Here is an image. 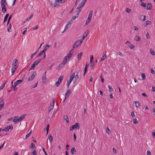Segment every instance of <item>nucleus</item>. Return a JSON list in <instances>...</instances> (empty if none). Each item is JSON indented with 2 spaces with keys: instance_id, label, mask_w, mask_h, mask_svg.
Masks as SVG:
<instances>
[{
  "instance_id": "a18cd8bd",
  "label": "nucleus",
  "mask_w": 155,
  "mask_h": 155,
  "mask_svg": "<svg viewBox=\"0 0 155 155\" xmlns=\"http://www.w3.org/2000/svg\"><path fill=\"white\" fill-rule=\"evenodd\" d=\"M70 27H68V25L67 24L65 27V28H64V31H65L66 30H67L68 29V28H69Z\"/></svg>"
},
{
  "instance_id": "2f4dec72",
  "label": "nucleus",
  "mask_w": 155,
  "mask_h": 155,
  "mask_svg": "<svg viewBox=\"0 0 155 155\" xmlns=\"http://www.w3.org/2000/svg\"><path fill=\"white\" fill-rule=\"evenodd\" d=\"M38 50H37V51H36L33 54H31V59L33 58V57L36 54H37V53L38 52Z\"/></svg>"
},
{
  "instance_id": "aec40b11",
  "label": "nucleus",
  "mask_w": 155,
  "mask_h": 155,
  "mask_svg": "<svg viewBox=\"0 0 155 155\" xmlns=\"http://www.w3.org/2000/svg\"><path fill=\"white\" fill-rule=\"evenodd\" d=\"M93 14V11H91L89 12V14L88 15V18L91 20L92 18V16Z\"/></svg>"
},
{
  "instance_id": "49530a36",
  "label": "nucleus",
  "mask_w": 155,
  "mask_h": 155,
  "mask_svg": "<svg viewBox=\"0 0 155 155\" xmlns=\"http://www.w3.org/2000/svg\"><path fill=\"white\" fill-rule=\"evenodd\" d=\"M16 69H13L12 68V69L11 71H12V75H13L14 74V73Z\"/></svg>"
},
{
  "instance_id": "20e7f679",
  "label": "nucleus",
  "mask_w": 155,
  "mask_h": 155,
  "mask_svg": "<svg viewBox=\"0 0 155 155\" xmlns=\"http://www.w3.org/2000/svg\"><path fill=\"white\" fill-rule=\"evenodd\" d=\"M63 76H61L58 78V81L56 82V85L57 87H58L60 84L61 83L63 79Z\"/></svg>"
},
{
  "instance_id": "bb28decb",
  "label": "nucleus",
  "mask_w": 155,
  "mask_h": 155,
  "mask_svg": "<svg viewBox=\"0 0 155 155\" xmlns=\"http://www.w3.org/2000/svg\"><path fill=\"white\" fill-rule=\"evenodd\" d=\"M50 47V46L48 45H47L45 47L44 50L43 51H44L45 52V51L47 50L48 48Z\"/></svg>"
},
{
  "instance_id": "1a4fd4ad",
  "label": "nucleus",
  "mask_w": 155,
  "mask_h": 155,
  "mask_svg": "<svg viewBox=\"0 0 155 155\" xmlns=\"http://www.w3.org/2000/svg\"><path fill=\"white\" fill-rule=\"evenodd\" d=\"M23 81V80H18L16 82H14V84L15 86H16L18 84L22 82Z\"/></svg>"
},
{
  "instance_id": "ddd939ff",
  "label": "nucleus",
  "mask_w": 155,
  "mask_h": 155,
  "mask_svg": "<svg viewBox=\"0 0 155 155\" xmlns=\"http://www.w3.org/2000/svg\"><path fill=\"white\" fill-rule=\"evenodd\" d=\"M75 77V73L74 72L72 74H71L70 77L69 81L71 82Z\"/></svg>"
},
{
  "instance_id": "6e6552de",
  "label": "nucleus",
  "mask_w": 155,
  "mask_h": 155,
  "mask_svg": "<svg viewBox=\"0 0 155 155\" xmlns=\"http://www.w3.org/2000/svg\"><path fill=\"white\" fill-rule=\"evenodd\" d=\"M71 93V91L70 89H68L67 92H66L65 95V99L64 101L66 100V98H68L69 96V95Z\"/></svg>"
},
{
  "instance_id": "a211bd4d",
  "label": "nucleus",
  "mask_w": 155,
  "mask_h": 155,
  "mask_svg": "<svg viewBox=\"0 0 155 155\" xmlns=\"http://www.w3.org/2000/svg\"><path fill=\"white\" fill-rule=\"evenodd\" d=\"M7 4L6 0H2L1 2V5H6Z\"/></svg>"
},
{
  "instance_id": "f3484780",
  "label": "nucleus",
  "mask_w": 155,
  "mask_h": 155,
  "mask_svg": "<svg viewBox=\"0 0 155 155\" xmlns=\"http://www.w3.org/2000/svg\"><path fill=\"white\" fill-rule=\"evenodd\" d=\"M2 8V12L3 13H4L6 11V8L5 6V5H1Z\"/></svg>"
},
{
  "instance_id": "3c124183",
  "label": "nucleus",
  "mask_w": 155,
  "mask_h": 155,
  "mask_svg": "<svg viewBox=\"0 0 155 155\" xmlns=\"http://www.w3.org/2000/svg\"><path fill=\"white\" fill-rule=\"evenodd\" d=\"M78 17V16L75 15L74 16L72 17L71 19H72V20H74Z\"/></svg>"
},
{
  "instance_id": "5fc2aeb1",
  "label": "nucleus",
  "mask_w": 155,
  "mask_h": 155,
  "mask_svg": "<svg viewBox=\"0 0 155 155\" xmlns=\"http://www.w3.org/2000/svg\"><path fill=\"white\" fill-rule=\"evenodd\" d=\"M67 62V61L64 59V60L62 61L61 63L64 65Z\"/></svg>"
},
{
  "instance_id": "7ed1b4c3",
  "label": "nucleus",
  "mask_w": 155,
  "mask_h": 155,
  "mask_svg": "<svg viewBox=\"0 0 155 155\" xmlns=\"http://www.w3.org/2000/svg\"><path fill=\"white\" fill-rule=\"evenodd\" d=\"M80 128V124L79 123H76L74 125H73L70 128V131H71L76 129H79Z\"/></svg>"
},
{
  "instance_id": "9d476101",
  "label": "nucleus",
  "mask_w": 155,
  "mask_h": 155,
  "mask_svg": "<svg viewBox=\"0 0 155 155\" xmlns=\"http://www.w3.org/2000/svg\"><path fill=\"white\" fill-rule=\"evenodd\" d=\"M88 31H85L84 35L82 36V37L81 39V40H82V41H83V40L86 37H87V34H88Z\"/></svg>"
},
{
  "instance_id": "f03ea898",
  "label": "nucleus",
  "mask_w": 155,
  "mask_h": 155,
  "mask_svg": "<svg viewBox=\"0 0 155 155\" xmlns=\"http://www.w3.org/2000/svg\"><path fill=\"white\" fill-rule=\"evenodd\" d=\"M83 41L81 39L79 40L74 43L73 46V48H75L78 47L82 43Z\"/></svg>"
},
{
  "instance_id": "58836bf2",
  "label": "nucleus",
  "mask_w": 155,
  "mask_h": 155,
  "mask_svg": "<svg viewBox=\"0 0 155 155\" xmlns=\"http://www.w3.org/2000/svg\"><path fill=\"white\" fill-rule=\"evenodd\" d=\"M31 130L29 132L28 134H27L25 136V139H26L29 137V136L30 134H31Z\"/></svg>"
},
{
  "instance_id": "5701e85b",
  "label": "nucleus",
  "mask_w": 155,
  "mask_h": 155,
  "mask_svg": "<svg viewBox=\"0 0 155 155\" xmlns=\"http://www.w3.org/2000/svg\"><path fill=\"white\" fill-rule=\"evenodd\" d=\"M76 150L74 147H72L71 150V153L72 154H75L76 153Z\"/></svg>"
},
{
  "instance_id": "0e129e2a",
  "label": "nucleus",
  "mask_w": 155,
  "mask_h": 155,
  "mask_svg": "<svg viewBox=\"0 0 155 155\" xmlns=\"http://www.w3.org/2000/svg\"><path fill=\"white\" fill-rule=\"evenodd\" d=\"M4 107V104H0V110Z\"/></svg>"
},
{
  "instance_id": "6e6d98bb",
  "label": "nucleus",
  "mask_w": 155,
  "mask_h": 155,
  "mask_svg": "<svg viewBox=\"0 0 155 155\" xmlns=\"http://www.w3.org/2000/svg\"><path fill=\"white\" fill-rule=\"evenodd\" d=\"M78 11L77 12V13L75 14V15H77V16H78V15L80 13L81 11V9H78Z\"/></svg>"
},
{
  "instance_id": "c03bdc74",
  "label": "nucleus",
  "mask_w": 155,
  "mask_h": 155,
  "mask_svg": "<svg viewBox=\"0 0 155 155\" xmlns=\"http://www.w3.org/2000/svg\"><path fill=\"white\" fill-rule=\"evenodd\" d=\"M133 122L134 124H137L138 123V121L137 119H134L133 120Z\"/></svg>"
},
{
  "instance_id": "393cba45",
  "label": "nucleus",
  "mask_w": 155,
  "mask_h": 155,
  "mask_svg": "<svg viewBox=\"0 0 155 155\" xmlns=\"http://www.w3.org/2000/svg\"><path fill=\"white\" fill-rule=\"evenodd\" d=\"M136 107L137 108H140V106L139 102L137 101H135Z\"/></svg>"
},
{
  "instance_id": "9b49d317",
  "label": "nucleus",
  "mask_w": 155,
  "mask_h": 155,
  "mask_svg": "<svg viewBox=\"0 0 155 155\" xmlns=\"http://www.w3.org/2000/svg\"><path fill=\"white\" fill-rule=\"evenodd\" d=\"M46 71H45L44 73V74L42 76V82L44 83H45V81L46 79Z\"/></svg>"
},
{
  "instance_id": "09e8293b",
  "label": "nucleus",
  "mask_w": 155,
  "mask_h": 155,
  "mask_svg": "<svg viewBox=\"0 0 155 155\" xmlns=\"http://www.w3.org/2000/svg\"><path fill=\"white\" fill-rule=\"evenodd\" d=\"M70 58V57H68L67 55L65 57L64 59L66 60V61H67Z\"/></svg>"
},
{
  "instance_id": "13d9d810",
  "label": "nucleus",
  "mask_w": 155,
  "mask_h": 155,
  "mask_svg": "<svg viewBox=\"0 0 155 155\" xmlns=\"http://www.w3.org/2000/svg\"><path fill=\"white\" fill-rule=\"evenodd\" d=\"M48 139H49V140L50 141H51L52 140H53V137H52L51 136V135H50V137H49L48 138Z\"/></svg>"
},
{
  "instance_id": "412c9836",
  "label": "nucleus",
  "mask_w": 155,
  "mask_h": 155,
  "mask_svg": "<svg viewBox=\"0 0 155 155\" xmlns=\"http://www.w3.org/2000/svg\"><path fill=\"white\" fill-rule=\"evenodd\" d=\"M64 65L62 64L61 63L58 66L57 68V69L58 70H60L61 68H62Z\"/></svg>"
},
{
  "instance_id": "8fccbe9b",
  "label": "nucleus",
  "mask_w": 155,
  "mask_h": 155,
  "mask_svg": "<svg viewBox=\"0 0 155 155\" xmlns=\"http://www.w3.org/2000/svg\"><path fill=\"white\" fill-rule=\"evenodd\" d=\"M75 81H76L79 78V76L78 74H76L75 76Z\"/></svg>"
},
{
  "instance_id": "c756f323",
  "label": "nucleus",
  "mask_w": 155,
  "mask_h": 155,
  "mask_svg": "<svg viewBox=\"0 0 155 155\" xmlns=\"http://www.w3.org/2000/svg\"><path fill=\"white\" fill-rule=\"evenodd\" d=\"M12 68H13V69H16L18 67L16 64H14V62H13V63L12 64Z\"/></svg>"
},
{
  "instance_id": "473e14b6",
  "label": "nucleus",
  "mask_w": 155,
  "mask_h": 155,
  "mask_svg": "<svg viewBox=\"0 0 155 155\" xmlns=\"http://www.w3.org/2000/svg\"><path fill=\"white\" fill-rule=\"evenodd\" d=\"M141 77L143 80H145L146 79V76L145 74L144 73L142 74Z\"/></svg>"
},
{
  "instance_id": "603ef678",
  "label": "nucleus",
  "mask_w": 155,
  "mask_h": 155,
  "mask_svg": "<svg viewBox=\"0 0 155 155\" xmlns=\"http://www.w3.org/2000/svg\"><path fill=\"white\" fill-rule=\"evenodd\" d=\"M150 53L153 55H155V52L152 49L150 50Z\"/></svg>"
},
{
  "instance_id": "79ce46f5",
  "label": "nucleus",
  "mask_w": 155,
  "mask_h": 155,
  "mask_svg": "<svg viewBox=\"0 0 155 155\" xmlns=\"http://www.w3.org/2000/svg\"><path fill=\"white\" fill-rule=\"evenodd\" d=\"M146 25H145L146 26H147L148 25H150L151 24L152 22L151 21H146Z\"/></svg>"
},
{
  "instance_id": "e433bc0d",
  "label": "nucleus",
  "mask_w": 155,
  "mask_h": 155,
  "mask_svg": "<svg viewBox=\"0 0 155 155\" xmlns=\"http://www.w3.org/2000/svg\"><path fill=\"white\" fill-rule=\"evenodd\" d=\"M33 14H32L31 15L30 17H28L26 19V21H27L28 20H29L31 18H32V17H33Z\"/></svg>"
},
{
  "instance_id": "423d86ee",
  "label": "nucleus",
  "mask_w": 155,
  "mask_h": 155,
  "mask_svg": "<svg viewBox=\"0 0 155 155\" xmlns=\"http://www.w3.org/2000/svg\"><path fill=\"white\" fill-rule=\"evenodd\" d=\"M55 102V100L54 99H52V105H51V104L50 106L48 108V113H49L51 110L53 109L54 106V104Z\"/></svg>"
},
{
  "instance_id": "338daca9",
  "label": "nucleus",
  "mask_w": 155,
  "mask_h": 155,
  "mask_svg": "<svg viewBox=\"0 0 155 155\" xmlns=\"http://www.w3.org/2000/svg\"><path fill=\"white\" fill-rule=\"evenodd\" d=\"M151 72L153 74H155V71H154L153 69H152L151 70Z\"/></svg>"
},
{
  "instance_id": "680f3d73",
  "label": "nucleus",
  "mask_w": 155,
  "mask_h": 155,
  "mask_svg": "<svg viewBox=\"0 0 155 155\" xmlns=\"http://www.w3.org/2000/svg\"><path fill=\"white\" fill-rule=\"evenodd\" d=\"M54 63H53L52 64L51 66H50V67H49V68H48V70H50V69H51L52 68V67L54 65Z\"/></svg>"
},
{
  "instance_id": "7c9ffc66",
  "label": "nucleus",
  "mask_w": 155,
  "mask_h": 155,
  "mask_svg": "<svg viewBox=\"0 0 155 155\" xmlns=\"http://www.w3.org/2000/svg\"><path fill=\"white\" fill-rule=\"evenodd\" d=\"M88 65H87V64H86V66H85V68H84V76L85 73L86 72V71H87V68H88Z\"/></svg>"
},
{
  "instance_id": "bf43d9fd",
  "label": "nucleus",
  "mask_w": 155,
  "mask_h": 155,
  "mask_svg": "<svg viewBox=\"0 0 155 155\" xmlns=\"http://www.w3.org/2000/svg\"><path fill=\"white\" fill-rule=\"evenodd\" d=\"M110 131V130L108 127H107V129H106V132L108 134H109V133Z\"/></svg>"
},
{
  "instance_id": "a19ab883",
  "label": "nucleus",
  "mask_w": 155,
  "mask_h": 155,
  "mask_svg": "<svg viewBox=\"0 0 155 155\" xmlns=\"http://www.w3.org/2000/svg\"><path fill=\"white\" fill-rule=\"evenodd\" d=\"M45 52L44 51H42L41 52L38 54V56H41L43 54H44Z\"/></svg>"
},
{
  "instance_id": "f704fd0d",
  "label": "nucleus",
  "mask_w": 155,
  "mask_h": 155,
  "mask_svg": "<svg viewBox=\"0 0 155 155\" xmlns=\"http://www.w3.org/2000/svg\"><path fill=\"white\" fill-rule=\"evenodd\" d=\"M91 19H89L87 18V19L86 21V22L85 23V25H87L91 21Z\"/></svg>"
},
{
  "instance_id": "f8f14e48",
  "label": "nucleus",
  "mask_w": 155,
  "mask_h": 155,
  "mask_svg": "<svg viewBox=\"0 0 155 155\" xmlns=\"http://www.w3.org/2000/svg\"><path fill=\"white\" fill-rule=\"evenodd\" d=\"M147 4V10H150L152 7V4L151 3H148Z\"/></svg>"
},
{
  "instance_id": "f257e3e1",
  "label": "nucleus",
  "mask_w": 155,
  "mask_h": 155,
  "mask_svg": "<svg viewBox=\"0 0 155 155\" xmlns=\"http://www.w3.org/2000/svg\"><path fill=\"white\" fill-rule=\"evenodd\" d=\"M51 6L54 8H58L59 7L60 2L58 0H52L51 1Z\"/></svg>"
},
{
  "instance_id": "b1692460",
  "label": "nucleus",
  "mask_w": 155,
  "mask_h": 155,
  "mask_svg": "<svg viewBox=\"0 0 155 155\" xmlns=\"http://www.w3.org/2000/svg\"><path fill=\"white\" fill-rule=\"evenodd\" d=\"M134 40L136 41H139L141 40V38L138 36H136Z\"/></svg>"
},
{
  "instance_id": "4468645a",
  "label": "nucleus",
  "mask_w": 155,
  "mask_h": 155,
  "mask_svg": "<svg viewBox=\"0 0 155 155\" xmlns=\"http://www.w3.org/2000/svg\"><path fill=\"white\" fill-rule=\"evenodd\" d=\"M146 16L141 15L139 19L142 21H144L146 20Z\"/></svg>"
},
{
  "instance_id": "e2e57ef3",
  "label": "nucleus",
  "mask_w": 155,
  "mask_h": 155,
  "mask_svg": "<svg viewBox=\"0 0 155 155\" xmlns=\"http://www.w3.org/2000/svg\"><path fill=\"white\" fill-rule=\"evenodd\" d=\"M32 154L33 155H37V152L35 150H34L33 151Z\"/></svg>"
},
{
  "instance_id": "c85d7f7f",
  "label": "nucleus",
  "mask_w": 155,
  "mask_h": 155,
  "mask_svg": "<svg viewBox=\"0 0 155 155\" xmlns=\"http://www.w3.org/2000/svg\"><path fill=\"white\" fill-rule=\"evenodd\" d=\"M26 116V115H22L21 117H20L18 119L19 120V122L22 120H23L25 117V116Z\"/></svg>"
},
{
  "instance_id": "4c0bfd02",
  "label": "nucleus",
  "mask_w": 155,
  "mask_h": 155,
  "mask_svg": "<svg viewBox=\"0 0 155 155\" xmlns=\"http://www.w3.org/2000/svg\"><path fill=\"white\" fill-rule=\"evenodd\" d=\"M108 88L109 89V91L110 92H112L113 90V88L111 87L110 86H108Z\"/></svg>"
},
{
  "instance_id": "774afa93",
  "label": "nucleus",
  "mask_w": 155,
  "mask_h": 155,
  "mask_svg": "<svg viewBox=\"0 0 155 155\" xmlns=\"http://www.w3.org/2000/svg\"><path fill=\"white\" fill-rule=\"evenodd\" d=\"M147 155H151L150 152L149 151H147Z\"/></svg>"
},
{
  "instance_id": "39448f33",
  "label": "nucleus",
  "mask_w": 155,
  "mask_h": 155,
  "mask_svg": "<svg viewBox=\"0 0 155 155\" xmlns=\"http://www.w3.org/2000/svg\"><path fill=\"white\" fill-rule=\"evenodd\" d=\"M36 75V71L33 72L31 75L30 76V77L28 79V81L32 80L35 78V76Z\"/></svg>"
},
{
  "instance_id": "a878e982",
  "label": "nucleus",
  "mask_w": 155,
  "mask_h": 155,
  "mask_svg": "<svg viewBox=\"0 0 155 155\" xmlns=\"http://www.w3.org/2000/svg\"><path fill=\"white\" fill-rule=\"evenodd\" d=\"M82 54L83 53L81 52L80 53V54H79L78 55L77 57L78 60H79L80 59H81Z\"/></svg>"
},
{
  "instance_id": "69168bd1",
  "label": "nucleus",
  "mask_w": 155,
  "mask_h": 155,
  "mask_svg": "<svg viewBox=\"0 0 155 155\" xmlns=\"http://www.w3.org/2000/svg\"><path fill=\"white\" fill-rule=\"evenodd\" d=\"M5 143V142L4 143L0 146V150H1L3 147L4 144Z\"/></svg>"
},
{
  "instance_id": "cd10ccee",
  "label": "nucleus",
  "mask_w": 155,
  "mask_h": 155,
  "mask_svg": "<svg viewBox=\"0 0 155 155\" xmlns=\"http://www.w3.org/2000/svg\"><path fill=\"white\" fill-rule=\"evenodd\" d=\"M8 16H9L8 14V13L6 15L5 17V18H4V23L6 21H7V19H8Z\"/></svg>"
},
{
  "instance_id": "052dcab7",
  "label": "nucleus",
  "mask_w": 155,
  "mask_h": 155,
  "mask_svg": "<svg viewBox=\"0 0 155 155\" xmlns=\"http://www.w3.org/2000/svg\"><path fill=\"white\" fill-rule=\"evenodd\" d=\"M33 147H35V145L33 143H31L29 147L31 148H32Z\"/></svg>"
},
{
  "instance_id": "37998d69",
  "label": "nucleus",
  "mask_w": 155,
  "mask_h": 155,
  "mask_svg": "<svg viewBox=\"0 0 155 155\" xmlns=\"http://www.w3.org/2000/svg\"><path fill=\"white\" fill-rule=\"evenodd\" d=\"M6 82L4 83L0 87V90L2 89L5 87V86L6 84Z\"/></svg>"
},
{
  "instance_id": "864d4df0",
  "label": "nucleus",
  "mask_w": 155,
  "mask_h": 155,
  "mask_svg": "<svg viewBox=\"0 0 155 155\" xmlns=\"http://www.w3.org/2000/svg\"><path fill=\"white\" fill-rule=\"evenodd\" d=\"M141 6L143 7H146V4L145 3L143 2H142L141 4Z\"/></svg>"
},
{
  "instance_id": "4be33fe9",
  "label": "nucleus",
  "mask_w": 155,
  "mask_h": 155,
  "mask_svg": "<svg viewBox=\"0 0 155 155\" xmlns=\"http://www.w3.org/2000/svg\"><path fill=\"white\" fill-rule=\"evenodd\" d=\"M64 119L66 121L67 123H69V119L67 116L64 115Z\"/></svg>"
},
{
  "instance_id": "ea45409f",
  "label": "nucleus",
  "mask_w": 155,
  "mask_h": 155,
  "mask_svg": "<svg viewBox=\"0 0 155 155\" xmlns=\"http://www.w3.org/2000/svg\"><path fill=\"white\" fill-rule=\"evenodd\" d=\"M72 22V19H71L70 21H69L68 23L67 24L68 25V27H70L71 24Z\"/></svg>"
},
{
  "instance_id": "c9c22d12",
  "label": "nucleus",
  "mask_w": 155,
  "mask_h": 155,
  "mask_svg": "<svg viewBox=\"0 0 155 155\" xmlns=\"http://www.w3.org/2000/svg\"><path fill=\"white\" fill-rule=\"evenodd\" d=\"M9 129L8 128V127H6L4 128V129H2V131H8Z\"/></svg>"
},
{
  "instance_id": "0eeeda50",
  "label": "nucleus",
  "mask_w": 155,
  "mask_h": 155,
  "mask_svg": "<svg viewBox=\"0 0 155 155\" xmlns=\"http://www.w3.org/2000/svg\"><path fill=\"white\" fill-rule=\"evenodd\" d=\"M85 3V2L81 1V2L79 4V5L77 8V9H80L81 10L84 6Z\"/></svg>"
},
{
  "instance_id": "2eb2a0df",
  "label": "nucleus",
  "mask_w": 155,
  "mask_h": 155,
  "mask_svg": "<svg viewBox=\"0 0 155 155\" xmlns=\"http://www.w3.org/2000/svg\"><path fill=\"white\" fill-rule=\"evenodd\" d=\"M18 116H15L13 120V122H15V123H16L17 122H19V119H18Z\"/></svg>"
},
{
  "instance_id": "72a5a7b5",
  "label": "nucleus",
  "mask_w": 155,
  "mask_h": 155,
  "mask_svg": "<svg viewBox=\"0 0 155 155\" xmlns=\"http://www.w3.org/2000/svg\"><path fill=\"white\" fill-rule=\"evenodd\" d=\"M36 65H35L34 63L29 68V70H30L34 69L36 67Z\"/></svg>"
},
{
  "instance_id": "4d7b16f0",
  "label": "nucleus",
  "mask_w": 155,
  "mask_h": 155,
  "mask_svg": "<svg viewBox=\"0 0 155 155\" xmlns=\"http://www.w3.org/2000/svg\"><path fill=\"white\" fill-rule=\"evenodd\" d=\"M150 36L148 33H147L146 35V38L147 39H149L150 38Z\"/></svg>"
},
{
  "instance_id": "dca6fc26",
  "label": "nucleus",
  "mask_w": 155,
  "mask_h": 155,
  "mask_svg": "<svg viewBox=\"0 0 155 155\" xmlns=\"http://www.w3.org/2000/svg\"><path fill=\"white\" fill-rule=\"evenodd\" d=\"M106 52L105 51L104 52V54L102 58L101 59L100 61H102L105 60L107 58V56L106 54Z\"/></svg>"
},
{
  "instance_id": "6ab92c4d",
  "label": "nucleus",
  "mask_w": 155,
  "mask_h": 155,
  "mask_svg": "<svg viewBox=\"0 0 155 155\" xmlns=\"http://www.w3.org/2000/svg\"><path fill=\"white\" fill-rule=\"evenodd\" d=\"M41 61V59H38L36 61H35L33 63H34V64L35 65H37L39 64V63Z\"/></svg>"
},
{
  "instance_id": "de8ad7c7",
  "label": "nucleus",
  "mask_w": 155,
  "mask_h": 155,
  "mask_svg": "<svg viewBox=\"0 0 155 155\" xmlns=\"http://www.w3.org/2000/svg\"><path fill=\"white\" fill-rule=\"evenodd\" d=\"M9 129L12 130L13 129V127L12 125H10L9 126H8Z\"/></svg>"
}]
</instances>
